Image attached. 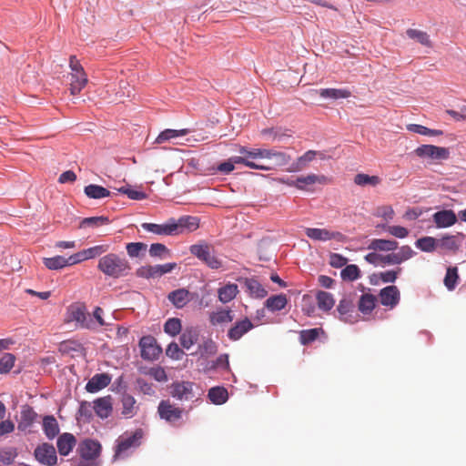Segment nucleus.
<instances>
[{
  "label": "nucleus",
  "instance_id": "12",
  "mask_svg": "<svg viewBox=\"0 0 466 466\" xmlns=\"http://www.w3.org/2000/svg\"><path fill=\"white\" fill-rule=\"evenodd\" d=\"M139 347L141 357L146 360H155L162 353V349L157 345V339L150 335L140 339Z\"/></svg>",
  "mask_w": 466,
  "mask_h": 466
},
{
  "label": "nucleus",
  "instance_id": "4",
  "mask_svg": "<svg viewBox=\"0 0 466 466\" xmlns=\"http://www.w3.org/2000/svg\"><path fill=\"white\" fill-rule=\"evenodd\" d=\"M142 432L137 431L133 433H126L119 436L116 441L115 453L113 460L125 459L130 456L139 447Z\"/></svg>",
  "mask_w": 466,
  "mask_h": 466
},
{
  "label": "nucleus",
  "instance_id": "36",
  "mask_svg": "<svg viewBox=\"0 0 466 466\" xmlns=\"http://www.w3.org/2000/svg\"><path fill=\"white\" fill-rule=\"evenodd\" d=\"M245 287L247 288L250 296L255 298H264L268 292L263 286L255 279H246Z\"/></svg>",
  "mask_w": 466,
  "mask_h": 466
},
{
  "label": "nucleus",
  "instance_id": "11",
  "mask_svg": "<svg viewBox=\"0 0 466 466\" xmlns=\"http://www.w3.org/2000/svg\"><path fill=\"white\" fill-rule=\"evenodd\" d=\"M253 157H258V159L266 158L274 160V166L282 167L289 164L291 161V156L274 149L258 148L256 152L251 153Z\"/></svg>",
  "mask_w": 466,
  "mask_h": 466
},
{
  "label": "nucleus",
  "instance_id": "48",
  "mask_svg": "<svg viewBox=\"0 0 466 466\" xmlns=\"http://www.w3.org/2000/svg\"><path fill=\"white\" fill-rule=\"evenodd\" d=\"M407 129L409 131L423 135V136H429V137H437L443 134L441 130L439 129H431L427 127L418 125V124H410L407 127Z\"/></svg>",
  "mask_w": 466,
  "mask_h": 466
},
{
  "label": "nucleus",
  "instance_id": "23",
  "mask_svg": "<svg viewBox=\"0 0 466 466\" xmlns=\"http://www.w3.org/2000/svg\"><path fill=\"white\" fill-rule=\"evenodd\" d=\"M198 218L196 217L185 216L177 220L175 219V227L177 228L176 235L183 234L185 232H192L198 228Z\"/></svg>",
  "mask_w": 466,
  "mask_h": 466
},
{
  "label": "nucleus",
  "instance_id": "58",
  "mask_svg": "<svg viewBox=\"0 0 466 466\" xmlns=\"http://www.w3.org/2000/svg\"><path fill=\"white\" fill-rule=\"evenodd\" d=\"M118 192L127 195L133 200H143L147 198V194L143 191H138L130 187H121L117 189Z\"/></svg>",
  "mask_w": 466,
  "mask_h": 466
},
{
  "label": "nucleus",
  "instance_id": "18",
  "mask_svg": "<svg viewBox=\"0 0 466 466\" xmlns=\"http://www.w3.org/2000/svg\"><path fill=\"white\" fill-rule=\"evenodd\" d=\"M432 220L438 228H444L453 226L458 217L451 209H443L432 215Z\"/></svg>",
  "mask_w": 466,
  "mask_h": 466
},
{
  "label": "nucleus",
  "instance_id": "60",
  "mask_svg": "<svg viewBox=\"0 0 466 466\" xmlns=\"http://www.w3.org/2000/svg\"><path fill=\"white\" fill-rule=\"evenodd\" d=\"M458 279L457 268H449L444 278V284L448 289L451 290L455 288Z\"/></svg>",
  "mask_w": 466,
  "mask_h": 466
},
{
  "label": "nucleus",
  "instance_id": "38",
  "mask_svg": "<svg viewBox=\"0 0 466 466\" xmlns=\"http://www.w3.org/2000/svg\"><path fill=\"white\" fill-rule=\"evenodd\" d=\"M86 195L90 198L99 199L109 197L111 192L106 187L95 184L85 187Z\"/></svg>",
  "mask_w": 466,
  "mask_h": 466
},
{
  "label": "nucleus",
  "instance_id": "41",
  "mask_svg": "<svg viewBox=\"0 0 466 466\" xmlns=\"http://www.w3.org/2000/svg\"><path fill=\"white\" fill-rule=\"evenodd\" d=\"M218 347L212 339H206L198 345V353L201 357H209L217 353Z\"/></svg>",
  "mask_w": 466,
  "mask_h": 466
},
{
  "label": "nucleus",
  "instance_id": "49",
  "mask_svg": "<svg viewBox=\"0 0 466 466\" xmlns=\"http://www.w3.org/2000/svg\"><path fill=\"white\" fill-rule=\"evenodd\" d=\"M340 277L346 281H354L360 277V271L357 265H347L341 271Z\"/></svg>",
  "mask_w": 466,
  "mask_h": 466
},
{
  "label": "nucleus",
  "instance_id": "37",
  "mask_svg": "<svg viewBox=\"0 0 466 466\" xmlns=\"http://www.w3.org/2000/svg\"><path fill=\"white\" fill-rule=\"evenodd\" d=\"M208 396L212 403L220 405L227 401L228 394L224 387H213L208 390Z\"/></svg>",
  "mask_w": 466,
  "mask_h": 466
},
{
  "label": "nucleus",
  "instance_id": "20",
  "mask_svg": "<svg viewBox=\"0 0 466 466\" xmlns=\"http://www.w3.org/2000/svg\"><path fill=\"white\" fill-rule=\"evenodd\" d=\"M254 325L248 318L235 322V324L228 329V337L230 340H238L243 335L248 333L253 329Z\"/></svg>",
  "mask_w": 466,
  "mask_h": 466
},
{
  "label": "nucleus",
  "instance_id": "51",
  "mask_svg": "<svg viewBox=\"0 0 466 466\" xmlns=\"http://www.w3.org/2000/svg\"><path fill=\"white\" fill-rule=\"evenodd\" d=\"M181 329V320L177 318L168 319L164 325V331L172 337H175L177 334H179Z\"/></svg>",
  "mask_w": 466,
  "mask_h": 466
},
{
  "label": "nucleus",
  "instance_id": "25",
  "mask_svg": "<svg viewBox=\"0 0 466 466\" xmlns=\"http://www.w3.org/2000/svg\"><path fill=\"white\" fill-rule=\"evenodd\" d=\"M38 415L34 409L28 405H25L21 410V418L17 425V429L25 431L29 429L36 420Z\"/></svg>",
  "mask_w": 466,
  "mask_h": 466
},
{
  "label": "nucleus",
  "instance_id": "28",
  "mask_svg": "<svg viewBox=\"0 0 466 466\" xmlns=\"http://www.w3.org/2000/svg\"><path fill=\"white\" fill-rule=\"evenodd\" d=\"M399 243L396 240L374 238L371 239L368 249L374 251H394L398 248Z\"/></svg>",
  "mask_w": 466,
  "mask_h": 466
},
{
  "label": "nucleus",
  "instance_id": "19",
  "mask_svg": "<svg viewBox=\"0 0 466 466\" xmlns=\"http://www.w3.org/2000/svg\"><path fill=\"white\" fill-rule=\"evenodd\" d=\"M380 300L383 306L390 309L398 305L400 301V290L396 286H388L380 291Z\"/></svg>",
  "mask_w": 466,
  "mask_h": 466
},
{
  "label": "nucleus",
  "instance_id": "45",
  "mask_svg": "<svg viewBox=\"0 0 466 466\" xmlns=\"http://www.w3.org/2000/svg\"><path fill=\"white\" fill-rule=\"evenodd\" d=\"M323 329L320 328H314L310 329H304L299 332V340L302 345H307L318 339Z\"/></svg>",
  "mask_w": 466,
  "mask_h": 466
},
{
  "label": "nucleus",
  "instance_id": "14",
  "mask_svg": "<svg viewBox=\"0 0 466 466\" xmlns=\"http://www.w3.org/2000/svg\"><path fill=\"white\" fill-rule=\"evenodd\" d=\"M415 252L410 246H402L398 252L382 255V265H400L411 258Z\"/></svg>",
  "mask_w": 466,
  "mask_h": 466
},
{
  "label": "nucleus",
  "instance_id": "47",
  "mask_svg": "<svg viewBox=\"0 0 466 466\" xmlns=\"http://www.w3.org/2000/svg\"><path fill=\"white\" fill-rule=\"evenodd\" d=\"M415 245L424 252H432L438 248V239L432 237H423L419 238Z\"/></svg>",
  "mask_w": 466,
  "mask_h": 466
},
{
  "label": "nucleus",
  "instance_id": "43",
  "mask_svg": "<svg viewBox=\"0 0 466 466\" xmlns=\"http://www.w3.org/2000/svg\"><path fill=\"white\" fill-rule=\"evenodd\" d=\"M406 34H407L409 38L417 41L418 43H420L422 46H431V42L430 40V36L424 31H421V30H419V29L410 28V29H408L406 31Z\"/></svg>",
  "mask_w": 466,
  "mask_h": 466
},
{
  "label": "nucleus",
  "instance_id": "55",
  "mask_svg": "<svg viewBox=\"0 0 466 466\" xmlns=\"http://www.w3.org/2000/svg\"><path fill=\"white\" fill-rule=\"evenodd\" d=\"M353 309V304L350 300L347 299H342L337 308V310L339 314V319L343 321H348V316L350 311Z\"/></svg>",
  "mask_w": 466,
  "mask_h": 466
},
{
  "label": "nucleus",
  "instance_id": "46",
  "mask_svg": "<svg viewBox=\"0 0 466 466\" xmlns=\"http://www.w3.org/2000/svg\"><path fill=\"white\" fill-rule=\"evenodd\" d=\"M376 298L369 293L363 294L359 301V309L364 313L369 314L375 307Z\"/></svg>",
  "mask_w": 466,
  "mask_h": 466
},
{
  "label": "nucleus",
  "instance_id": "59",
  "mask_svg": "<svg viewBox=\"0 0 466 466\" xmlns=\"http://www.w3.org/2000/svg\"><path fill=\"white\" fill-rule=\"evenodd\" d=\"M127 252L131 258H137L142 251H146L147 245L142 242H131L126 247Z\"/></svg>",
  "mask_w": 466,
  "mask_h": 466
},
{
  "label": "nucleus",
  "instance_id": "30",
  "mask_svg": "<svg viewBox=\"0 0 466 466\" xmlns=\"http://www.w3.org/2000/svg\"><path fill=\"white\" fill-rule=\"evenodd\" d=\"M234 317L230 309H219L209 314V322L212 326L229 323Z\"/></svg>",
  "mask_w": 466,
  "mask_h": 466
},
{
  "label": "nucleus",
  "instance_id": "52",
  "mask_svg": "<svg viewBox=\"0 0 466 466\" xmlns=\"http://www.w3.org/2000/svg\"><path fill=\"white\" fill-rule=\"evenodd\" d=\"M109 223V218L105 216L100 217H90L84 218L80 223V228L85 227H101L104 225H107Z\"/></svg>",
  "mask_w": 466,
  "mask_h": 466
},
{
  "label": "nucleus",
  "instance_id": "7",
  "mask_svg": "<svg viewBox=\"0 0 466 466\" xmlns=\"http://www.w3.org/2000/svg\"><path fill=\"white\" fill-rule=\"evenodd\" d=\"M190 252L213 269H218L222 267V261L207 244L192 245L190 247Z\"/></svg>",
  "mask_w": 466,
  "mask_h": 466
},
{
  "label": "nucleus",
  "instance_id": "64",
  "mask_svg": "<svg viewBox=\"0 0 466 466\" xmlns=\"http://www.w3.org/2000/svg\"><path fill=\"white\" fill-rule=\"evenodd\" d=\"M147 374L158 382H165L167 380V376L165 370L159 366L149 369Z\"/></svg>",
  "mask_w": 466,
  "mask_h": 466
},
{
  "label": "nucleus",
  "instance_id": "42",
  "mask_svg": "<svg viewBox=\"0 0 466 466\" xmlns=\"http://www.w3.org/2000/svg\"><path fill=\"white\" fill-rule=\"evenodd\" d=\"M287 298L285 295L283 294H280V295H276V296H272L270 298H268L267 300H266V307L271 310V311H277V310H280L282 309L285 308V306L287 305Z\"/></svg>",
  "mask_w": 466,
  "mask_h": 466
},
{
  "label": "nucleus",
  "instance_id": "32",
  "mask_svg": "<svg viewBox=\"0 0 466 466\" xmlns=\"http://www.w3.org/2000/svg\"><path fill=\"white\" fill-rule=\"evenodd\" d=\"M122 402V414L127 418L134 417L137 412V406H136V400L129 394H124L121 400Z\"/></svg>",
  "mask_w": 466,
  "mask_h": 466
},
{
  "label": "nucleus",
  "instance_id": "1",
  "mask_svg": "<svg viewBox=\"0 0 466 466\" xmlns=\"http://www.w3.org/2000/svg\"><path fill=\"white\" fill-rule=\"evenodd\" d=\"M97 268L106 276L114 279L127 276L131 270L129 262L116 253H109L100 258Z\"/></svg>",
  "mask_w": 466,
  "mask_h": 466
},
{
  "label": "nucleus",
  "instance_id": "35",
  "mask_svg": "<svg viewBox=\"0 0 466 466\" xmlns=\"http://www.w3.org/2000/svg\"><path fill=\"white\" fill-rule=\"evenodd\" d=\"M189 133V129L184 128V129H165L162 131L156 138L155 143L156 144H163L168 140L177 138L178 137L186 136Z\"/></svg>",
  "mask_w": 466,
  "mask_h": 466
},
{
  "label": "nucleus",
  "instance_id": "34",
  "mask_svg": "<svg viewBox=\"0 0 466 466\" xmlns=\"http://www.w3.org/2000/svg\"><path fill=\"white\" fill-rule=\"evenodd\" d=\"M43 431L46 436L52 440L59 432L58 423L54 416H45L43 419Z\"/></svg>",
  "mask_w": 466,
  "mask_h": 466
},
{
  "label": "nucleus",
  "instance_id": "13",
  "mask_svg": "<svg viewBox=\"0 0 466 466\" xmlns=\"http://www.w3.org/2000/svg\"><path fill=\"white\" fill-rule=\"evenodd\" d=\"M34 456L39 463L46 466H54L57 461L55 447L46 442L38 445L35 449Z\"/></svg>",
  "mask_w": 466,
  "mask_h": 466
},
{
  "label": "nucleus",
  "instance_id": "29",
  "mask_svg": "<svg viewBox=\"0 0 466 466\" xmlns=\"http://www.w3.org/2000/svg\"><path fill=\"white\" fill-rule=\"evenodd\" d=\"M199 338V331L194 327L187 328L179 338L181 346L189 350L194 344H196Z\"/></svg>",
  "mask_w": 466,
  "mask_h": 466
},
{
  "label": "nucleus",
  "instance_id": "56",
  "mask_svg": "<svg viewBox=\"0 0 466 466\" xmlns=\"http://www.w3.org/2000/svg\"><path fill=\"white\" fill-rule=\"evenodd\" d=\"M15 357L11 353H5L0 357V373H7L14 367Z\"/></svg>",
  "mask_w": 466,
  "mask_h": 466
},
{
  "label": "nucleus",
  "instance_id": "9",
  "mask_svg": "<svg viewBox=\"0 0 466 466\" xmlns=\"http://www.w3.org/2000/svg\"><path fill=\"white\" fill-rule=\"evenodd\" d=\"M258 148H248L246 147H239L238 152L242 156H235L230 157L229 159L232 162V165L242 164L249 168L265 171H269L273 169V167L271 166L262 165L255 161L258 159V157H253L251 153L256 152Z\"/></svg>",
  "mask_w": 466,
  "mask_h": 466
},
{
  "label": "nucleus",
  "instance_id": "31",
  "mask_svg": "<svg viewBox=\"0 0 466 466\" xmlns=\"http://www.w3.org/2000/svg\"><path fill=\"white\" fill-rule=\"evenodd\" d=\"M238 292V285L227 284L218 290V299L222 303H228L234 299Z\"/></svg>",
  "mask_w": 466,
  "mask_h": 466
},
{
  "label": "nucleus",
  "instance_id": "33",
  "mask_svg": "<svg viewBox=\"0 0 466 466\" xmlns=\"http://www.w3.org/2000/svg\"><path fill=\"white\" fill-rule=\"evenodd\" d=\"M319 96L323 98L337 100L348 98L351 96V93L345 88H323L319 90Z\"/></svg>",
  "mask_w": 466,
  "mask_h": 466
},
{
  "label": "nucleus",
  "instance_id": "44",
  "mask_svg": "<svg viewBox=\"0 0 466 466\" xmlns=\"http://www.w3.org/2000/svg\"><path fill=\"white\" fill-rule=\"evenodd\" d=\"M44 265L51 270L61 269L68 265L67 258L63 256H56L53 258H44Z\"/></svg>",
  "mask_w": 466,
  "mask_h": 466
},
{
  "label": "nucleus",
  "instance_id": "5",
  "mask_svg": "<svg viewBox=\"0 0 466 466\" xmlns=\"http://www.w3.org/2000/svg\"><path fill=\"white\" fill-rule=\"evenodd\" d=\"M69 67L71 69L69 74V90L72 96H76L86 86L88 79L83 66L76 59V56H71L69 57Z\"/></svg>",
  "mask_w": 466,
  "mask_h": 466
},
{
  "label": "nucleus",
  "instance_id": "6",
  "mask_svg": "<svg viewBox=\"0 0 466 466\" xmlns=\"http://www.w3.org/2000/svg\"><path fill=\"white\" fill-rule=\"evenodd\" d=\"M67 320L75 321L77 327L95 329V322L84 304L74 303L67 308Z\"/></svg>",
  "mask_w": 466,
  "mask_h": 466
},
{
  "label": "nucleus",
  "instance_id": "57",
  "mask_svg": "<svg viewBox=\"0 0 466 466\" xmlns=\"http://www.w3.org/2000/svg\"><path fill=\"white\" fill-rule=\"evenodd\" d=\"M149 255L154 258H166L170 255V251L164 244L153 243L149 248Z\"/></svg>",
  "mask_w": 466,
  "mask_h": 466
},
{
  "label": "nucleus",
  "instance_id": "21",
  "mask_svg": "<svg viewBox=\"0 0 466 466\" xmlns=\"http://www.w3.org/2000/svg\"><path fill=\"white\" fill-rule=\"evenodd\" d=\"M110 382L111 377L108 374L97 373L87 381L86 390L87 392L95 393L107 387Z\"/></svg>",
  "mask_w": 466,
  "mask_h": 466
},
{
  "label": "nucleus",
  "instance_id": "17",
  "mask_svg": "<svg viewBox=\"0 0 466 466\" xmlns=\"http://www.w3.org/2000/svg\"><path fill=\"white\" fill-rule=\"evenodd\" d=\"M141 227L151 233L164 236H176L177 228L175 227V219L171 218L165 224L143 223Z\"/></svg>",
  "mask_w": 466,
  "mask_h": 466
},
{
  "label": "nucleus",
  "instance_id": "39",
  "mask_svg": "<svg viewBox=\"0 0 466 466\" xmlns=\"http://www.w3.org/2000/svg\"><path fill=\"white\" fill-rule=\"evenodd\" d=\"M316 298L319 309L324 311L330 310L335 304L333 296L327 291H319Z\"/></svg>",
  "mask_w": 466,
  "mask_h": 466
},
{
  "label": "nucleus",
  "instance_id": "3",
  "mask_svg": "<svg viewBox=\"0 0 466 466\" xmlns=\"http://www.w3.org/2000/svg\"><path fill=\"white\" fill-rule=\"evenodd\" d=\"M169 394L179 401L198 400L203 390L192 381H174L169 386Z\"/></svg>",
  "mask_w": 466,
  "mask_h": 466
},
{
  "label": "nucleus",
  "instance_id": "27",
  "mask_svg": "<svg viewBox=\"0 0 466 466\" xmlns=\"http://www.w3.org/2000/svg\"><path fill=\"white\" fill-rule=\"evenodd\" d=\"M169 301L177 309H182L190 300V292L186 289H178L170 292L167 296Z\"/></svg>",
  "mask_w": 466,
  "mask_h": 466
},
{
  "label": "nucleus",
  "instance_id": "40",
  "mask_svg": "<svg viewBox=\"0 0 466 466\" xmlns=\"http://www.w3.org/2000/svg\"><path fill=\"white\" fill-rule=\"evenodd\" d=\"M381 178L379 176H370L364 173H359L354 177V183L360 187H376L380 184Z\"/></svg>",
  "mask_w": 466,
  "mask_h": 466
},
{
  "label": "nucleus",
  "instance_id": "53",
  "mask_svg": "<svg viewBox=\"0 0 466 466\" xmlns=\"http://www.w3.org/2000/svg\"><path fill=\"white\" fill-rule=\"evenodd\" d=\"M18 453L15 448L8 447L0 450V461L5 465L12 464Z\"/></svg>",
  "mask_w": 466,
  "mask_h": 466
},
{
  "label": "nucleus",
  "instance_id": "8",
  "mask_svg": "<svg viewBox=\"0 0 466 466\" xmlns=\"http://www.w3.org/2000/svg\"><path fill=\"white\" fill-rule=\"evenodd\" d=\"M157 413L161 420L176 424L182 420L185 410L176 406L169 400H162L157 406Z\"/></svg>",
  "mask_w": 466,
  "mask_h": 466
},
{
  "label": "nucleus",
  "instance_id": "26",
  "mask_svg": "<svg viewBox=\"0 0 466 466\" xmlns=\"http://www.w3.org/2000/svg\"><path fill=\"white\" fill-rule=\"evenodd\" d=\"M76 444V439L72 433L65 432L61 434L56 441V446L60 455L66 456Z\"/></svg>",
  "mask_w": 466,
  "mask_h": 466
},
{
  "label": "nucleus",
  "instance_id": "54",
  "mask_svg": "<svg viewBox=\"0 0 466 466\" xmlns=\"http://www.w3.org/2000/svg\"><path fill=\"white\" fill-rule=\"evenodd\" d=\"M137 275L145 279H155L159 277L157 265L142 266L137 269Z\"/></svg>",
  "mask_w": 466,
  "mask_h": 466
},
{
  "label": "nucleus",
  "instance_id": "16",
  "mask_svg": "<svg viewBox=\"0 0 466 466\" xmlns=\"http://www.w3.org/2000/svg\"><path fill=\"white\" fill-rule=\"evenodd\" d=\"M305 233L308 238L319 241H327L330 239L342 241L345 238L340 232H332L326 228H306Z\"/></svg>",
  "mask_w": 466,
  "mask_h": 466
},
{
  "label": "nucleus",
  "instance_id": "62",
  "mask_svg": "<svg viewBox=\"0 0 466 466\" xmlns=\"http://www.w3.org/2000/svg\"><path fill=\"white\" fill-rule=\"evenodd\" d=\"M109 249L108 245H97L85 249L87 259L96 258Z\"/></svg>",
  "mask_w": 466,
  "mask_h": 466
},
{
  "label": "nucleus",
  "instance_id": "24",
  "mask_svg": "<svg viewBox=\"0 0 466 466\" xmlns=\"http://www.w3.org/2000/svg\"><path fill=\"white\" fill-rule=\"evenodd\" d=\"M112 397L110 395L98 398L94 401V410L101 419H106L113 410Z\"/></svg>",
  "mask_w": 466,
  "mask_h": 466
},
{
  "label": "nucleus",
  "instance_id": "50",
  "mask_svg": "<svg viewBox=\"0 0 466 466\" xmlns=\"http://www.w3.org/2000/svg\"><path fill=\"white\" fill-rule=\"evenodd\" d=\"M438 248L455 252L459 249L460 244L458 243L455 236H445L442 238L438 239Z\"/></svg>",
  "mask_w": 466,
  "mask_h": 466
},
{
  "label": "nucleus",
  "instance_id": "2",
  "mask_svg": "<svg viewBox=\"0 0 466 466\" xmlns=\"http://www.w3.org/2000/svg\"><path fill=\"white\" fill-rule=\"evenodd\" d=\"M102 446L99 441L92 439H85L76 448V453L80 457L77 466H99V456Z\"/></svg>",
  "mask_w": 466,
  "mask_h": 466
},
{
  "label": "nucleus",
  "instance_id": "15",
  "mask_svg": "<svg viewBox=\"0 0 466 466\" xmlns=\"http://www.w3.org/2000/svg\"><path fill=\"white\" fill-rule=\"evenodd\" d=\"M289 186L295 187L299 190H305L307 186H310L316 183L327 184V177L321 175L309 174L307 176H300L296 180L283 181Z\"/></svg>",
  "mask_w": 466,
  "mask_h": 466
},
{
  "label": "nucleus",
  "instance_id": "63",
  "mask_svg": "<svg viewBox=\"0 0 466 466\" xmlns=\"http://www.w3.org/2000/svg\"><path fill=\"white\" fill-rule=\"evenodd\" d=\"M383 228H386V230L392 236L399 238H405L409 235V230L402 227V226H381Z\"/></svg>",
  "mask_w": 466,
  "mask_h": 466
},
{
  "label": "nucleus",
  "instance_id": "61",
  "mask_svg": "<svg viewBox=\"0 0 466 466\" xmlns=\"http://www.w3.org/2000/svg\"><path fill=\"white\" fill-rule=\"evenodd\" d=\"M166 355L169 357L172 360H179L183 358L185 355L184 351L179 348L177 343L171 342L167 350H166Z\"/></svg>",
  "mask_w": 466,
  "mask_h": 466
},
{
  "label": "nucleus",
  "instance_id": "22",
  "mask_svg": "<svg viewBox=\"0 0 466 466\" xmlns=\"http://www.w3.org/2000/svg\"><path fill=\"white\" fill-rule=\"evenodd\" d=\"M316 157V150H308L290 164L289 167L286 168V171L289 173L299 172L305 169Z\"/></svg>",
  "mask_w": 466,
  "mask_h": 466
},
{
  "label": "nucleus",
  "instance_id": "10",
  "mask_svg": "<svg viewBox=\"0 0 466 466\" xmlns=\"http://www.w3.org/2000/svg\"><path fill=\"white\" fill-rule=\"evenodd\" d=\"M414 154L420 158L431 160H446L450 157L447 147L434 145H421L414 150Z\"/></svg>",
  "mask_w": 466,
  "mask_h": 466
}]
</instances>
